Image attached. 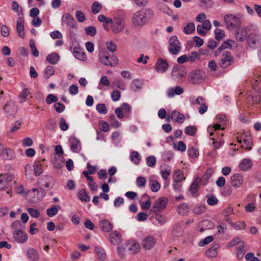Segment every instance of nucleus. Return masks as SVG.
Returning a JSON list of instances; mask_svg holds the SVG:
<instances>
[{"label": "nucleus", "mask_w": 261, "mask_h": 261, "mask_svg": "<svg viewBox=\"0 0 261 261\" xmlns=\"http://www.w3.org/2000/svg\"><path fill=\"white\" fill-rule=\"evenodd\" d=\"M168 67V64L161 58L158 59L155 65V68L158 72L163 73Z\"/></svg>", "instance_id": "obj_18"}, {"label": "nucleus", "mask_w": 261, "mask_h": 261, "mask_svg": "<svg viewBox=\"0 0 261 261\" xmlns=\"http://www.w3.org/2000/svg\"><path fill=\"white\" fill-rule=\"evenodd\" d=\"M167 200V198L165 197L158 198L154 202L151 211L153 213H157L164 210L166 207Z\"/></svg>", "instance_id": "obj_7"}, {"label": "nucleus", "mask_w": 261, "mask_h": 261, "mask_svg": "<svg viewBox=\"0 0 261 261\" xmlns=\"http://www.w3.org/2000/svg\"><path fill=\"white\" fill-rule=\"evenodd\" d=\"M111 24L113 32L116 34L121 32L124 27L123 19L119 18H116L112 20V23H111Z\"/></svg>", "instance_id": "obj_8"}, {"label": "nucleus", "mask_w": 261, "mask_h": 261, "mask_svg": "<svg viewBox=\"0 0 261 261\" xmlns=\"http://www.w3.org/2000/svg\"><path fill=\"white\" fill-rule=\"evenodd\" d=\"M146 163L148 166L153 167L155 165L156 159L153 155L149 156L146 159Z\"/></svg>", "instance_id": "obj_61"}, {"label": "nucleus", "mask_w": 261, "mask_h": 261, "mask_svg": "<svg viewBox=\"0 0 261 261\" xmlns=\"http://www.w3.org/2000/svg\"><path fill=\"white\" fill-rule=\"evenodd\" d=\"M154 12L150 8H142L136 11L132 17V23L136 27H142L147 24L153 17Z\"/></svg>", "instance_id": "obj_1"}, {"label": "nucleus", "mask_w": 261, "mask_h": 261, "mask_svg": "<svg viewBox=\"0 0 261 261\" xmlns=\"http://www.w3.org/2000/svg\"><path fill=\"white\" fill-rule=\"evenodd\" d=\"M34 174L36 176H39L42 172L43 170L42 168V165L40 162H35L34 164Z\"/></svg>", "instance_id": "obj_42"}, {"label": "nucleus", "mask_w": 261, "mask_h": 261, "mask_svg": "<svg viewBox=\"0 0 261 261\" xmlns=\"http://www.w3.org/2000/svg\"><path fill=\"white\" fill-rule=\"evenodd\" d=\"M117 251L121 257H124L127 253V249L125 246H119L117 247Z\"/></svg>", "instance_id": "obj_60"}, {"label": "nucleus", "mask_w": 261, "mask_h": 261, "mask_svg": "<svg viewBox=\"0 0 261 261\" xmlns=\"http://www.w3.org/2000/svg\"><path fill=\"white\" fill-rule=\"evenodd\" d=\"M61 207L58 205H54L53 207L47 209L46 214L49 217H53L57 214Z\"/></svg>", "instance_id": "obj_34"}, {"label": "nucleus", "mask_w": 261, "mask_h": 261, "mask_svg": "<svg viewBox=\"0 0 261 261\" xmlns=\"http://www.w3.org/2000/svg\"><path fill=\"white\" fill-rule=\"evenodd\" d=\"M85 32L86 34L90 36H94L96 33V29L95 27L92 26H89L86 27L85 29Z\"/></svg>", "instance_id": "obj_57"}, {"label": "nucleus", "mask_w": 261, "mask_h": 261, "mask_svg": "<svg viewBox=\"0 0 261 261\" xmlns=\"http://www.w3.org/2000/svg\"><path fill=\"white\" fill-rule=\"evenodd\" d=\"M54 72L55 70L54 67L51 66H48L44 71V77L48 79L49 77L54 74Z\"/></svg>", "instance_id": "obj_41"}, {"label": "nucleus", "mask_w": 261, "mask_h": 261, "mask_svg": "<svg viewBox=\"0 0 261 261\" xmlns=\"http://www.w3.org/2000/svg\"><path fill=\"white\" fill-rule=\"evenodd\" d=\"M197 131V128L194 126H189L186 127L185 133L189 136H194Z\"/></svg>", "instance_id": "obj_51"}, {"label": "nucleus", "mask_w": 261, "mask_h": 261, "mask_svg": "<svg viewBox=\"0 0 261 261\" xmlns=\"http://www.w3.org/2000/svg\"><path fill=\"white\" fill-rule=\"evenodd\" d=\"M246 29L244 27L238 28L235 32L234 37L236 40L240 42L244 41L247 36Z\"/></svg>", "instance_id": "obj_14"}, {"label": "nucleus", "mask_w": 261, "mask_h": 261, "mask_svg": "<svg viewBox=\"0 0 261 261\" xmlns=\"http://www.w3.org/2000/svg\"><path fill=\"white\" fill-rule=\"evenodd\" d=\"M30 46L31 48L32 54L35 57H38L39 56V51L37 49L35 46V41L33 40H31L30 41Z\"/></svg>", "instance_id": "obj_56"}, {"label": "nucleus", "mask_w": 261, "mask_h": 261, "mask_svg": "<svg viewBox=\"0 0 261 261\" xmlns=\"http://www.w3.org/2000/svg\"><path fill=\"white\" fill-rule=\"evenodd\" d=\"M27 254L29 258L32 261H37L39 257L37 251L32 248H30L28 250Z\"/></svg>", "instance_id": "obj_30"}, {"label": "nucleus", "mask_w": 261, "mask_h": 261, "mask_svg": "<svg viewBox=\"0 0 261 261\" xmlns=\"http://www.w3.org/2000/svg\"><path fill=\"white\" fill-rule=\"evenodd\" d=\"M63 21L70 27V32L71 29H75L76 27V22L73 17L69 14H67L65 17H63Z\"/></svg>", "instance_id": "obj_17"}, {"label": "nucleus", "mask_w": 261, "mask_h": 261, "mask_svg": "<svg viewBox=\"0 0 261 261\" xmlns=\"http://www.w3.org/2000/svg\"><path fill=\"white\" fill-rule=\"evenodd\" d=\"M45 126L46 128L48 129L55 130L57 127V123L56 120L54 119H49Z\"/></svg>", "instance_id": "obj_46"}, {"label": "nucleus", "mask_w": 261, "mask_h": 261, "mask_svg": "<svg viewBox=\"0 0 261 261\" xmlns=\"http://www.w3.org/2000/svg\"><path fill=\"white\" fill-rule=\"evenodd\" d=\"M21 126V123L19 122L18 121H16L15 123L14 124V125L11 128L10 132L7 133V135L9 137H11V135L17 131Z\"/></svg>", "instance_id": "obj_45"}, {"label": "nucleus", "mask_w": 261, "mask_h": 261, "mask_svg": "<svg viewBox=\"0 0 261 261\" xmlns=\"http://www.w3.org/2000/svg\"><path fill=\"white\" fill-rule=\"evenodd\" d=\"M73 54L74 56L79 60L84 61L86 59V54L82 51H74Z\"/></svg>", "instance_id": "obj_50"}, {"label": "nucleus", "mask_w": 261, "mask_h": 261, "mask_svg": "<svg viewBox=\"0 0 261 261\" xmlns=\"http://www.w3.org/2000/svg\"><path fill=\"white\" fill-rule=\"evenodd\" d=\"M180 44L176 36H171L169 40V51L172 55H177L181 49Z\"/></svg>", "instance_id": "obj_5"}, {"label": "nucleus", "mask_w": 261, "mask_h": 261, "mask_svg": "<svg viewBox=\"0 0 261 261\" xmlns=\"http://www.w3.org/2000/svg\"><path fill=\"white\" fill-rule=\"evenodd\" d=\"M130 160L136 164L138 165L140 161V155L137 151H134L130 154Z\"/></svg>", "instance_id": "obj_43"}, {"label": "nucleus", "mask_w": 261, "mask_h": 261, "mask_svg": "<svg viewBox=\"0 0 261 261\" xmlns=\"http://www.w3.org/2000/svg\"><path fill=\"white\" fill-rule=\"evenodd\" d=\"M205 211V206L203 205H196L193 210V212L197 215H200Z\"/></svg>", "instance_id": "obj_49"}, {"label": "nucleus", "mask_w": 261, "mask_h": 261, "mask_svg": "<svg viewBox=\"0 0 261 261\" xmlns=\"http://www.w3.org/2000/svg\"><path fill=\"white\" fill-rule=\"evenodd\" d=\"M252 166V163L249 159H244L242 161L239 165V167L241 170L246 171L250 169Z\"/></svg>", "instance_id": "obj_26"}, {"label": "nucleus", "mask_w": 261, "mask_h": 261, "mask_svg": "<svg viewBox=\"0 0 261 261\" xmlns=\"http://www.w3.org/2000/svg\"><path fill=\"white\" fill-rule=\"evenodd\" d=\"M234 63V58L231 53L224 51L221 55L219 62V66L223 69H226L233 65Z\"/></svg>", "instance_id": "obj_4"}, {"label": "nucleus", "mask_w": 261, "mask_h": 261, "mask_svg": "<svg viewBox=\"0 0 261 261\" xmlns=\"http://www.w3.org/2000/svg\"><path fill=\"white\" fill-rule=\"evenodd\" d=\"M14 240L18 243H24L28 240V234L21 230H16L13 233Z\"/></svg>", "instance_id": "obj_12"}, {"label": "nucleus", "mask_w": 261, "mask_h": 261, "mask_svg": "<svg viewBox=\"0 0 261 261\" xmlns=\"http://www.w3.org/2000/svg\"><path fill=\"white\" fill-rule=\"evenodd\" d=\"M96 110L101 114H106L108 111L105 103H99L96 107Z\"/></svg>", "instance_id": "obj_53"}, {"label": "nucleus", "mask_w": 261, "mask_h": 261, "mask_svg": "<svg viewBox=\"0 0 261 261\" xmlns=\"http://www.w3.org/2000/svg\"><path fill=\"white\" fill-rule=\"evenodd\" d=\"M4 110L7 113L12 114L16 111L17 108L15 105L11 106L7 105L4 108Z\"/></svg>", "instance_id": "obj_58"}, {"label": "nucleus", "mask_w": 261, "mask_h": 261, "mask_svg": "<svg viewBox=\"0 0 261 261\" xmlns=\"http://www.w3.org/2000/svg\"><path fill=\"white\" fill-rule=\"evenodd\" d=\"M38 182L39 185L45 187V188H49L51 185L53 187L54 179L53 178L49 175H43L39 178Z\"/></svg>", "instance_id": "obj_13"}, {"label": "nucleus", "mask_w": 261, "mask_h": 261, "mask_svg": "<svg viewBox=\"0 0 261 261\" xmlns=\"http://www.w3.org/2000/svg\"><path fill=\"white\" fill-rule=\"evenodd\" d=\"M13 179V176L10 173L1 174L0 175V190L8 188L9 181Z\"/></svg>", "instance_id": "obj_9"}, {"label": "nucleus", "mask_w": 261, "mask_h": 261, "mask_svg": "<svg viewBox=\"0 0 261 261\" xmlns=\"http://www.w3.org/2000/svg\"><path fill=\"white\" fill-rule=\"evenodd\" d=\"M177 211L179 215L183 216L187 215L189 211L188 204L184 203L179 205L177 207Z\"/></svg>", "instance_id": "obj_31"}, {"label": "nucleus", "mask_w": 261, "mask_h": 261, "mask_svg": "<svg viewBox=\"0 0 261 261\" xmlns=\"http://www.w3.org/2000/svg\"><path fill=\"white\" fill-rule=\"evenodd\" d=\"M226 27L228 29H233L240 25L241 22L238 17L232 14L226 15L224 18Z\"/></svg>", "instance_id": "obj_6"}, {"label": "nucleus", "mask_w": 261, "mask_h": 261, "mask_svg": "<svg viewBox=\"0 0 261 261\" xmlns=\"http://www.w3.org/2000/svg\"><path fill=\"white\" fill-rule=\"evenodd\" d=\"M100 226L103 231L109 232L113 229V225L107 220H103L100 222Z\"/></svg>", "instance_id": "obj_27"}, {"label": "nucleus", "mask_w": 261, "mask_h": 261, "mask_svg": "<svg viewBox=\"0 0 261 261\" xmlns=\"http://www.w3.org/2000/svg\"><path fill=\"white\" fill-rule=\"evenodd\" d=\"M188 153L189 156L192 158H197L199 155L198 149L193 147H190L188 150Z\"/></svg>", "instance_id": "obj_48"}, {"label": "nucleus", "mask_w": 261, "mask_h": 261, "mask_svg": "<svg viewBox=\"0 0 261 261\" xmlns=\"http://www.w3.org/2000/svg\"><path fill=\"white\" fill-rule=\"evenodd\" d=\"M207 203L211 206L216 205L219 200L218 199L213 195H208L206 196Z\"/></svg>", "instance_id": "obj_39"}, {"label": "nucleus", "mask_w": 261, "mask_h": 261, "mask_svg": "<svg viewBox=\"0 0 261 261\" xmlns=\"http://www.w3.org/2000/svg\"><path fill=\"white\" fill-rule=\"evenodd\" d=\"M46 195L45 191L42 188H34L29 190L27 196L30 202L36 203L42 200Z\"/></svg>", "instance_id": "obj_3"}, {"label": "nucleus", "mask_w": 261, "mask_h": 261, "mask_svg": "<svg viewBox=\"0 0 261 261\" xmlns=\"http://www.w3.org/2000/svg\"><path fill=\"white\" fill-rule=\"evenodd\" d=\"M24 19L22 17H19L17 20L16 29L18 35L19 37L23 38L24 37Z\"/></svg>", "instance_id": "obj_16"}, {"label": "nucleus", "mask_w": 261, "mask_h": 261, "mask_svg": "<svg viewBox=\"0 0 261 261\" xmlns=\"http://www.w3.org/2000/svg\"><path fill=\"white\" fill-rule=\"evenodd\" d=\"M206 255L210 257H214L217 256V248H214L213 246L206 251Z\"/></svg>", "instance_id": "obj_55"}, {"label": "nucleus", "mask_w": 261, "mask_h": 261, "mask_svg": "<svg viewBox=\"0 0 261 261\" xmlns=\"http://www.w3.org/2000/svg\"><path fill=\"white\" fill-rule=\"evenodd\" d=\"M155 243H156L155 239L151 236L147 237L143 241V245H153Z\"/></svg>", "instance_id": "obj_47"}, {"label": "nucleus", "mask_w": 261, "mask_h": 261, "mask_svg": "<svg viewBox=\"0 0 261 261\" xmlns=\"http://www.w3.org/2000/svg\"><path fill=\"white\" fill-rule=\"evenodd\" d=\"M131 88L136 91L137 90L140 89L141 87L139 83V81L138 80H133L130 84Z\"/></svg>", "instance_id": "obj_62"}, {"label": "nucleus", "mask_w": 261, "mask_h": 261, "mask_svg": "<svg viewBox=\"0 0 261 261\" xmlns=\"http://www.w3.org/2000/svg\"><path fill=\"white\" fill-rule=\"evenodd\" d=\"M111 243L113 245L120 244L122 241L121 234L119 232L114 231L110 234Z\"/></svg>", "instance_id": "obj_23"}, {"label": "nucleus", "mask_w": 261, "mask_h": 261, "mask_svg": "<svg viewBox=\"0 0 261 261\" xmlns=\"http://www.w3.org/2000/svg\"><path fill=\"white\" fill-rule=\"evenodd\" d=\"M71 150L74 152H79L81 150L80 141L75 137H71L69 139Z\"/></svg>", "instance_id": "obj_15"}, {"label": "nucleus", "mask_w": 261, "mask_h": 261, "mask_svg": "<svg viewBox=\"0 0 261 261\" xmlns=\"http://www.w3.org/2000/svg\"><path fill=\"white\" fill-rule=\"evenodd\" d=\"M230 182L232 187L234 188L240 187L244 182L243 177L240 174H234L231 176Z\"/></svg>", "instance_id": "obj_10"}, {"label": "nucleus", "mask_w": 261, "mask_h": 261, "mask_svg": "<svg viewBox=\"0 0 261 261\" xmlns=\"http://www.w3.org/2000/svg\"><path fill=\"white\" fill-rule=\"evenodd\" d=\"M59 127L60 129L63 131L66 130L68 128V125L66 122V120L64 118H61L59 121Z\"/></svg>", "instance_id": "obj_59"}, {"label": "nucleus", "mask_w": 261, "mask_h": 261, "mask_svg": "<svg viewBox=\"0 0 261 261\" xmlns=\"http://www.w3.org/2000/svg\"><path fill=\"white\" fill-rule=\"evenodd\" d=\"M184 92V89L180 86H177L174 88H170L167 91L168 97H173L176 95H180Z\"/></svg>", "instance_id": "obj_19"}, {"label": "nucleus", "mask_w": 261, "mask_h": 261, "mask_svg": "<svg viewBox=\"0 0 261 261\" xmlns=\"http://www.w3.org/2000/svg\"><path fill=\"white\" fill-rule=\"evenodd\" d=\"M215 39L220 40L225 36L224 31L220 29H216L215 30Z\"/></svg>", "instance_id": "obj_52"}, {"label": "nucleus", "mask_w": 261, "mask_h": 261, "mask_svg": "<svg viewBox=\"0 0 261 261\" xmlns=\"http://www.w3.org/2000/svg\"><path fill=\"white\" fill-rule=\"evenodd\" d=\"M260 37L259 35L256 33H250L248 36L247 43L248 44L252 47L256 43L259 42Z\"/></svg>", "instance_id": "obj_20"}, {"label": "nucleus", "mask_w": 261, "mask_h": 261, "mask_svg": "<svg viewBox=\"0 0 261 261\" xmlns=\"http://www.w3.org/2000/svg\"><path fill=\"white\" fill-rule=\"evenodd\" d=\"M28 212L32 217L34 218H38L39 217L40 215V213L39 212V211L33 208H28Z\"/></svg>", "instance_id": "obj_64"}, {"label": "nucleus", "mask_w": 261, "mask_h": 261, "mask_svg": "<svg viewBox=\"0 0 261 261\" xmlns=\"http://www.w3.org/2000/svg\"><path fill=\"white\" fill-rule=\"evenodd\" d=\"M171 118H173L176 122L180 124L182 123L185 120V116L177 111L171 112Z\"/></svg>", "instance_id": "obj_28"}, {"label": "nucleus", "mask_w": 261, "mask_h": 261, "mask_svg": "<svg viewBox=\"0 0 261 261\" xmlns=\"http://www.w3.org/2000/svg\"><path fill=\"white\" fill-rule=\"evenodd\" d=\"M248 100L252 103H257L261 100V91H255L248 97Z\"/></svg>", "instance_id": "obj_22"}, {"label": "nucleus", "mask_w": 261, "mask_h": 261, "mask_svg": "<svg viewBox=\"0 0 261 261\" xmlns=\"http://www.w3.org/2000/svg\"><path fill=\"white\" fill-rule=\"evenodd\" d=\"M172 75L179 79L185 77L187 75L186 70L185 68L174 67L172 69Z\"/></svg>", "instance_id": "obj_21"}, {"label": "nucleus", "mask_w": 261, "mask_h": 261, "mask_svg": "<svg viewBox=\"0 0 261 261\" xmlns=\"http://www.w3.org/2000/svg\"><path fill=\"white\" fill-rule=\"evenodd\" d=\"M195 24L193 22H189L184 28V32L186 34H191L195 31Z\"/></svg>", "instance_id": "obj_38"}, {"label": "nucleus", "mask_w": 261, "mask_h": 261, "mask_svg": "<svg viewBox=\"0 0 261 261\" xmlns=\"http://www.w3.org/2000/svg\"><path fill=\"white\" fill-rule=\"evenodd\" d=\"M213 172H214V171H213V170L212 169H211V168L208 169L206 171V172L204 173V174L202 176L201 178H200V181L203 182L204 185H205L206 184V182H207V181L210 178L211 176L212 175Z\"/></svg>", "instance_id": "obj_35"}, {"label": "nucleus", "mask_w": 261, "mask_h": 261, "mask_svg": "<svg viewBox=\"0 0 261 261\" xmlns=\"http://www.w3.org/2000/svg\"><path fill=\"white\" fill-rule=\"evenodd\" d=\"M79 199L83 202H88L90 200V197L85 189H81L78 193Z\"/></svg>", "instance_id": "obj_33"}, {"label": "nucleus", "mask_w": 261, "mask_h": 261, "mask_svg": "<svg viewBox=\"0 0 261 261\" xmlns=\"http://www.w3.org/2000/svg\"><path fill=\"white\" fill-rule=\"evenodd\" d=\"M102 5L98 2H95L93 3L91 6L92 12L94 14H97L102 9Z\"/></svg>", "instance_id": "obj_44"}, {"label": "nucleus", "mask_w": 261, "mask_h": 261, "mask_svg": "<svg viewBox=\"0 0 261 261\" xmlns=\"http://www.w3.org/2000/svg\"><path fill=\"white\" fill-rule=\"evenodd\" d=\"M95 252L96 253L98 259L100 261H105L107 258V254L105 250L100 246H97L95 247Z\"/></svg>", "instance_id": "obj_25"}, {"label": "nucleus", "mask_w": 261, "mask_h": 261, "mask_svg": "<svg viewBox=\"0 0 261 261\" xmlns=\"http://www.w3.org/2000/svg\"><path fill=\"white\" fill-rule=\"evenodd\" d=\"M188 56L189 61L191 62H194L196 60L199 59V55L197 52L193 51Z\"/></svg>", "instance_id": "obj_63"}, {"label": "nucleus", "mask_w": 261, "mask_h": 261, "mask_svg": "<svg viewBox=\"0 0 261 261\" xmlns=\"http://www.w3.org/2000/svg\"><path fill=\"white\" fill-rule=\"evenodd\" d=\"M202 80V72L199 70H196L191 72L188 77L189 81L192 84L200 83Z\"/></svg>", "instance_id": "obj_11"}, {"label": "nucleus", "mask_w": 261, "mask_h": 261, "mask_svg": "<svg viewBox=\"0 0 261 261\" xmlns=\"http://www.w3.org/2000/svg\"><path fill=\"white\" fill-rule=\"evenodd\" d=\"M200 181V179L198 177L196 178L194 182L192 184L190 187V191L192 193H196L199 188V182Z\"/></svg>", "instance_id": "obj_37"}, {"label": "nucleus", "mask_w": 261, "mask_h": 261, "mask_svg": "<svg viewBox=\"0 0 261 261\" xmlns=\"http://www.w3.org/2000/svg\"><path fill=\"white\" fill-rule=\"evenodd\" d=\"M0 156L5 160H11L14 157V153L11 149L4 147Z\"/></svg>", "instance_id": "obj_24"}, {"label": "nucleus", "mask_w": 261, "mask_h": 261, "mask_svg": "<svg viewBox=\"0 0 261 261\" xmlns=\"http://www.w3.org/2000/svg\"><path fill=\"white\" fill-rule=\"evenodd\" d=\"M30 94L29 89L25 88L19 95L20 102H23L27 100V97Z\"/></svg>", "instance_id": "obj_40"}, {"label": "nucleus", "mask_w": 261, "mask_h": 261, "mask_svg": "<svg viewBox=\"0 0 261 261\" xmlns=\"http://www.w3.org/2000/svg\"><path fill=\"white\" fill-rule=\"evenodd\" d=\"M98 20L104 24H111V23H112L113 20L111 18L107 17L103 15H99L98 16Z\"/></svg>", "instance_id": "obj_54"}, {"label": "nucleus", "mask_w": 261, "mask_h": 261, "mask_svg": "<svg viewBox=\"0 0 261 261\" xmlns=\"http://www.w3.org/2000/svg\"><path fill=\"white\" fill-rule=\"evenodd\" d=\"M127 249V253L130 255L137 253L140 250V246H125Z\"/></svg>", "instance_id": "obj_36"}, {"label": "nucleus", "mask_w": 261, "mask_h": 261, "mask_svg": "<svg viewBox=\"0 0 261 261\" xmlns=\"http://www.w3.org/2000/svg\"><path fill=\"white\" fill-rule=\"evenodd\" d=\"M100 62L106 66H115L118 63V59L113 55H109L105 50H100L98 55Z\"/></svg>", "instance_id": "obj_2"}, {"label": "nucleus", "mask_w": 261, "mask_h": 261, "mask_svg": "<svg viewBox=\"0 0 261 261\" xmlns=\"http://www.w3.org/2000/svg\"><path fill=\"white\" fill-rule=\"evenodd\" d=\"M60 59L59 55L56 53H53L48 55L46 57V60L48 63L51 64L57 63Z\"/></svg>", "instance_id": "obj_29"}, {"label": "nucleus", "mask_w": 261, "mask_h": 261, "mask_svg": "<svg viewBox=\"0 0 261 261\" xmlns=\"http://www.w3.org/2000/svg\"><path fill=\"white\" fill-rule=\"evenodd\" d=\"M173 180L175 182H179L182 181L183 172L180 170H176L173 175Z\"/></svg>", "instance_id": "obj_32"}]
</instances>
